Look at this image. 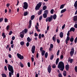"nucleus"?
I'll use <instances>...</instances> for the list:
<instances>
[{"mask_svg":"<svg viewBox=\"0 0 77 77\" xmlns=\"http://www.w3.org/2000/svg\"><path fill=\"white\" fill-rule=\"evenodd\" d=\"M58 68H59L60 70H61L63 71L65 68V66H64V63L62 61H60L58 63Z\"/></svg>","mask_w":77,"mask_h":77,"instance_id":"1","label":"nucleus"},{"mask_svg":"<svg viewBox=\"0 0 77 77\" xmlns=\"http://www.w3.org/2000/svg\"><path fill=\"white\" fill-rule=\"evenodd\" d=\"M42 3V2H40L37 4L35 8V9L36 11H37V10H39V9L41 7Z\"/></svg>","mask_w":77,"mask_h":77,"instance_id":"2","label":"nucleus"},{"mask_svg":"<svg viewBox=\"0 0 77 77\" xmlns=\"http://www.w3.org/2000/svg\"><path fill=\"white\" fill-rule=\"evenodd\" d=\"M51 20H53V15L51 16L50 17H48L46 19V21L48 22H50Z\"/></svg>","mask_w":77,"mask_h":77,"instance_id":"3","label":"nucleus"},{"mask_svg":"<svg viewBox=\"0 0 77 77\" xmlns=\"http://www.w3.org/2000/svg\"><path fill=\"white\" fill-rule=\"evenodd\" d=\"M8 69L9 71H12V72H13L14 71V69H13V67L10 64H8Z\"/></svg>","mask_w":77,"mask_h":77,"instance_id":"4","label":"nucleus"},{"mask_svg":"<svg viewBox=\"0 0 77 77\" xmlns=\"http://www.w3.org/2000/svg\"><path fill=\"white\" fill-rule=\"evenodd\" d=\"M24 6L23 8L25 9H27L28 8V4L26 2H24L23 3Z\"/></svg>","mask_w":77,"mask_h":77,"instance_id":"5","label":"nucleus"},{"mask_svg":"<svg viewBox=\"0 0 77 77\" xmlns=\"http://www.w3.org/2000/svg\"><path fill=\"white\" fill-rule=\"evenodd\" d=\"M17 57L20 59V60H22V59H24V57L23 56L21 55L19 53L17 54Z\"/></svg>","mask_w":77,"mask_h":77,"instance_id":"6","label":"nucleus"},{"mask_svg":"<svg viewBox=\"0 0 77 77\" xmlns=\"http://www.w3.org/2000/svg\"><path fill=\"white\" fill-rule=\"evenodd\" d=\"M74 53V48H73L71 49V51L70 52V56H72Z\"/></svg>","mask_w":77,"mask_h":77,"instance_id":"7","label":"nucleus"},{"mask_svg":"<svg viewBox=\"0 0 77 77\" xmlns=\"http://www.w3.org/2000/svg\"><path fill=\"white\" fill-rule=\"evenodd\" d=\"M20 34L21 38H24V30H23L21 32Z\"/></svg>","mask_w":77,"mask_h":77,"instance_id":"8","label":"nucleus"},{"mask_svg":"<svg viewBox=\"0 0 77 77\" xmlns=\"http://www.w3.org/2000/svg\"><path fill=\"white\" fill-rule=\"evenodd\" d=\"M31 51L33 54L35 53V46H32L31 49Z\"/></svg>","mask_w":77,"mask_h":77,"instance_id":"9","label":"nucleus"},{"mask_svg":"<svg viewBox=\"0 0 77 77\" xmlns=\"http://www.w3.org/2000/svg\"><path fill=\"white\" fill-rule=\"evenodd\" d=\"M48 71L49 73H50L51 71V65H49L48 67Z\"/></svg>","mask_w":77,"mask_h":77,"instance_id":"10","label":"nucleus"},{"mask_svg":"<svg viewBox=\"0 0 77 77\" xmlns=\"http://www.w3.org/2000/svg\"><path fill=\"white\" fill-rule=\"evenodd\" d=\"M32 26V20H30L29 21V24L28 26V29H30L31 27Z\"/></svg>","mask_w":77,"mask_h":77,"instance_id":"11","label":"nucleus"},{"mask_svg":"<svg viewBox=\"0 0 77 77\" xmlns=\"http://www.w3.org/2000/svg\"><path fill=\"white\" fill-rule=\"evenodd\" d=\"M42 9H41L38 12L37 14H38L39 15H41L42 14Z\"/></svg>","mask_w":77,"mask_h":77,"instance_id":"12","label":"nucleus"},{"mask_svg":"<svg viewBox=\"0 0 77 77\" xmlns=\"http://www.w3.org/2000/svg\"><path fill=\"white\" fill-rule=\"evenodd\" d=\"M65 67L66 71H68V70H69V65H66Z\"/></svg>","mask_w":77,"mask_h":77,"instance_id":"13","label":"nucleus"},{"mask_svg":"<svg viewBox=\"0 0 77 77\" xmlns=\"http://www.w3.org/2000/svg\"><path fill=\"white\" fill-rule=\"evenodd\" d=\"M70 32H74L75 31V28L74 27H72L70 28L69 31Z\"/></svg>","mask_w":77,"mask_h":77,"instance_id":"14","label":"nucleus"},{"mask_svg":"<svg viewBox=\"0 0 77 77\" xmlns=\"http://www.w3.org/2000/svg\"><path fill=\"white\" fill-rule=\"evenodd\" d=\"M60 38H61L63 37V32H61L60 34Z\"/></svg>","mask_w":77,"mask_h":77,"instance_id":"15","label":"nucleus"},{"mask_svg":"<svg viewBox=\"0 0 77 77\" xmlns=\"http://www.w3.org/2000/svg\"><path fill=\"white\" fill-rule=\"evenodd\" d=\"M74 21H77V16H74L73 18Z\"/></svg>","mask_w":77,"mask_h":77,"instance_id":"16","label":"nucleus"},{"mask_svg":"<svg viewBox=\"0 0 77 77\" xmlns=\"http://www.w3.org/2000/svg\"><path fill=\"white\" fill-rule=\"evenodd\" d=\"M45 51L42 50V51L41 54L42 55V56H44V54H45Z\"/></svg>","mask_w":77,"mask_h":77,"instance_id":"17","label":"nucleus"},{"mask_svg":"<svg viewBox=\"0 0 77 77\" xmlns=\"http://www.w3.org/2000/svg\"><path fill=\"white\" fill-rule=\"evenodd\" d=\"M27 40L28 42H31L32 41V38H30V37H28L27 38Z\"/></svg>","mask_w":77,"mask_h":77,"instance_id":"18","label":"nucleus"},{"mask_svg":"<svg viewBox=\"0 0 77 77\" xmlns=\"http://www.w3.org/2000/svg\"><path fill=\"white\" fill-rule=\"evenodd\" d=\"M66 11V8L62 10L61 11V14H63V12H65V11Z\"/></svg>","mask_w":77,"mask_h":77,"instance_id":"19","label":"nucleus"},{"mask_svg":"<svg viewBox=\"0 0 77 77\" xmlns=\"http://www.w3.org/2000/svg\"><path fill=\"white\" fill-rule=\"evenodd\" d=\"M43 17L44 18H46L47 17V14L44 13L43 14Z\"/></svg>","mask_w":77,"mask_h":77,"instance_id":"20","label":"nucleus"},{"mask_svg":"<svg viewBox=\"0 0 77 77\" xmlns=\"http://www.w3.org/2000/svg\"><path fill=\"white\" fill-rule=\"evenodd\" d=\"M44 14H46V15H48V11L47 10H45V11H44Z\"/></svg>","mask_w":77,"mask_h":77,"instance_id":"21","label":"nucleus"},{"mask_svg":"<svg viewBox=\"0 0 77 77\" xmlns=\"http://www.w3.org/2000/svg\"><path fill=\"white\" fill-rule=\"evenodd\" d=\"M59 58H57L56 61V64L57 65V64H58V63L59 62Z\"/></svg>","mask_w":77,"mask_h":77,"instance_id":"22","label":"nucleus"},{"mask_svg":"<svg viewBox=\"0 0 77 77\" xmlns=\"http://www.w3.org/2000/svg\"><path fill=\"white\" fill-rule=\"evenodd\" d=\"M51 66L52 68H53L54 69V68H56V64H54L51 65Z\"/></svg>","mask_w":77,"mask_h":77,"instance_id":"23","label":"nucleus"},{"mask_svg":"<svg viewBox=\"0 0 77 77\" xmlns=\"http://www.w3.org/2000/svg\"><path fill=\"white\" fill-rule=\"evenodd\" d=\"M63 75L64 77H66V71H64L63 73Z\"/></svg>","mask_w":77,"mask_h":77,"instance_id":"24","label":"nucleus"},{"mask_svg":"<svg viewBox=\"0 0 77 77\" xmlns=\"http://www.w3.org/2000/svg\"><path fill=\"white\" fill-rule=\"evenodd\" d=\"M2 36H3V39H4V38H6V35H5V33L4 32H3L2 33Z\"/></svg>","mask_w":77,"mask_h":77,"instance_id":"25","label":"nucleus"},{"mask_svg":"<svg viewBox=\"0 0 77 77\" xmlns=\"http://www.w3.org/2000/svg\"><path fill=\"white\" fill-rule=\"evenodd\" d=\"M56 18H57V15H56V14H54L53 15V18L54 20H56Z\"/></svg>","mask_w":77,"mask_h":77,"instance_id":"26","label":"nucleus"},{"mask_svg":"<svg viewBox=\"0 0 77 77\" xmlns=\"http://www.w3.org/2000/svg\"><path fill=\"white\" fill-rule=\"evenodd\" d=\"M68 62H70V63H72V62H73V59H71L68 60Z\"/></svg>","mask_w":77,"mask_h":77,"instance_id":"27","label":"nucleus"},{"mask_svg":"<svg viewBox=\"0 0 77 77\" xmlns=\"http://www.w3.org/2000/svg\"><path fill=\"white\" fill-rule=\"evenodd\" d=\"M28 14V12L27 11L25 12H24V16H26Z\"/></svg>","mask_w":77,"mask_h":77,"instance_id":"28","label":"nucleus"},{"mask_svg":"<svg viewBox=\"0 0 77 77\" xmlns=\"http://www.w3.org/2000/svg\"><path fill=\"white\" fill-rule=\"evenodd\" d=\"M35 18V15H32L31 17V20H33Z\"/></svg>","mask_w":77,"mask_h":77,"instance_id":"29","label":"nucleus"},{"mask_svg":"<svg viewBox=\"0 0 77 77\" xmlns=\"http://www.w3.org/2000/svg\"><path fill=\"white\" fill-rule=\"evenodd\" d=\"M74 38H73V37H72V38L71 37L70 39V42H73L74 41Z\"/></svg>","mask_w":77,"mask_h":77,"instance_id":"30","label":"nucleus"},{"mask_svg":"<svg viewBox=\"0 0 77 77\" xmlns=\"http://www.w3.org/2000/svg\"><path fill=\"white\" fill-rule=\"evenodd\" d=\"M47 8V7L45 5H44L43 6L42 8L43 10V11H45V9H46V8Z\"/></svg>","mask_w":77,"mask_h":77,"instance_id":"31","label":"nucleus"},{"mask_svg":"<svg viewBox=\"0 0 77 77\" xmlns=\"http://www.w3.org/2000/svg\"><path fill=\"white\" fill-rule=\"evenodd\" d=\"M74 7H77V1H76L75 2L74 4Z\"/></svg>","mask_w":77,"mask_h":77,"instance_id":"32","label":"nucleus"},{"mask_svg":"<svg viewBox=\"0 0 77 77\" xmlns=\"http://www.w3.org/2000/svg\"><path fill=\"white\" fill-rule=\"evenodd\" d=\"M28 31V29H25L24 31V32L25 33H26Z\"/></svg>","mask_w":77,"mask_h":77,"instance_id":"33","label":"nucleus"},{"mask_svg":"<svg viewBox=\"0 0 77 77\" xmlns=\"http://www.w3.org/2000/svg\"><path fill=\"white\" fill-rule=\"evenodd\" d=\"M63 8H64V5L63 4L62 5H61L60 6V9H63Z\"/></svg>","mask_w":77,"mask_h":77,"instance_id":"34","label":"nucleus"},{"mask_svg":"<svg viewBox=\"0 0 77 77\" xmlns=\"http://www.w3.org/2000/svg\"><path fill=\"white\" fill-rule=\"evenodd\" d=\"M45 58H47V57L48 56V53L46 52L45 54Z\"/></svg>","mask_w":77,"mask_h":77,"instance_id":"35","label":"nucleus"},{"mask_svg":"<svg viewBox=\"0 0 77 77\" xmlns=\"http://www.w3.org/2000/svg\"><path fill=\"white\" fill-rule=\"evenodd\" d=\"M20 65L21 67L22 68H23V67H24V65H23V64L22 63H21V62H20Z\"/></svg>","mask_w":77,"mask_h":77,"instance_id":"36","label":"nucleus"},{"mask_svg":"<svg viewBox=\"0 0 77 77\" xmlns=\"http://www.w3.org/2000/svg\"><path fill=\"white\" fill-rule=\"evenodd\" d=\"M54 57V55H52L51 56V57H50V59L51 60H53V59Z\"/></svg>","mask_w":77,"mask_h":77,"instance_id":"37","label":"nucleus"},{"mask_svg":"<svg viewBox=\"0 0 77 77\" xmlns=\"http://www.w3.org/2000/svg\"><path fill=\"white\" fill-rule=\"evenodd\" d=\"M20 44L21 45H24V42H20Z\"/></svg>","mask_w":77,"mask_h":77,"instance_id":"38","label":"nucleus"},{"mask_svg":"<svg viewBox=\"0 0 77 77\" xmlns=\"http://www.w3.org/2000/svg\"><path fill=\"white\" fill-rule=\"evenodd\" d=\"M69 39H70V38L69 37L67 36L66 40L67 41H69Z\"/></svg>","mask_w":77,"mask_h":77,"instance_id":"39","label":"nucleus"},{"mask_svg":"<svg viewBox=\"0 0 77 77\" xmlns=\"http://www.w3.org/2000/svg\"><path fill=\"white\" fill-rule=\"evenodd\" d=\"M1 75H2V77H6V75L5 74H1Z\"/></svg>","mask_w":77,"mask_h":77,"instance_id":"40","label":"nucleus"},{"mask_svg":"<svg viewBox=\"0 0 77 77\" xmlns=\"http://www.w3.org/2000/svg\"><path fill=\"white\" fill-rule=\"evenodd\" d=\"M51 13V14H53V13L54 12V9H52L51 10V11H50Z\"/></svg>","mask_w":77,"mask_h":77,"instance_id":"41","label":"nucleus"},{"mask_svg":"<svg viewBox=\"0 0 77 77\" xmlns=\"http://www.w3.org/2000/svg\"><path fill=\"white\" fill-rule=\"evenodd\" d=\"M59 53H60V50H58L57 52V56H59Z\"/></svg>","mask_w":77,"mask_h":77,"instance_id":"42","label":"nucleus"},{"mask_svg":"<svg viewBox=\"0 0 77 77\" xmlns=\"http://www.w3.org/2000/svg\"><path fill=\"white\" fill-rule=\"evenodd\" d=\"M12 33H13L12 31H11L9 32L8 35H11Z\"/></svg>","mask_w":77,"mask_h":77,"instance_id":"43","label":"nucleus"},{"mask_svg":"<svg viewBox=\"0 0 77 77\" xmlns=\"http://www.w3.org/2000/svg\"><path fill=\"white\" fill-rule=\"evenodd\" d=\"M70 31H68L67 33V36H69V35H70V33H69Z\"/></svg>","mask_w":77,"mask_h":77,"instance_id":"44","label":"nucleus"},{"mask_svg":"<svg viewBox=\"0 0 77 77\" xmlns=\"http://www.w3.org/2000/svg\"><path fill=\"white\" fill-rule=\"evenodd\" d=\"M77 37H76L74 41L75 43H77Z\"/></svg>","mask_w":77,"mask_h":77,"instance_id":"45","label":"nucleus"},{"mask_svg":"<svg viewBox=\"0 0 77 77\" xmlns=\"http://www.w3.org/2000/svg\"><path fill=\"white\" fill-rule=\"evenodd\" d=\"M9 25H8L6 28V29L7 30H9Z\"/></svg>","mask_w":77,"mask_h":77,"instance_id":"46","label":"nucleus"},{"mask_svg":"<svg viewBox=\"0 0 77 77\" xmlns=\"http://www.w3.org/2000/svg\"><path fill=\"white\" fill-rule=\"evenodd\" d=\"M50 48H53V44H50Z\"/></svg>","mask_w":77,"mask_h":77,"instance_id":"47","label":"nucleus"},{"mask_svg":"<svg viewBox=\"0 0 77 77\" xmlns=\"http://www.w3.org/2000/svg\"><path fill=\"white\" fill-rule=\"evenodd\" d=\"M42 19V16H41L39 17V21H41V20Z\"/></svg>","mask_w":77,"mask_h":77,"instance_id":"48","label":"nucleus"},{"mask_svg":"<svg viewBox=\"0 0 77 77\" xmlns=\"http://www.w3.org/2000/svg\"><path fill=\"white\" fill-rule=\"evenodd\" d=\"M75 72H77V66H76L75 67Z\"/></svg>","mask_w":77,"mask_h":77,"instance_id":"49","label":"nucleus"},{"mask_svg":"<svg viewBox=\"0 0 77 77\" xmlns=\"http://www.w3.org/2000/svg\"><path fill=\"white\" fill-rule=\"evenodd\" d=\"M58 76L59 77H62V74L61 73H59L58 74Z\"/></svg>","mask_w":77,"mask_h":77,"instance_id":"50","label":"nucleus"},{"mask_svg":"<svg viewBox=\"0 0 77 77\" xmlns=\"http://www.w3.org/2000/svg\"><path fill=\"white\" fill-rule=\"evenodd\" d=\"M60 59H63V55H60Z\"/></svg>","mask_w":77,"mask_h":77,"instance_id":"51","label":"nucleus"},{"mask_svg":"<svg viewBox=\"0 0 77 77\" xmlns=\"http://www.w3.org/2000/svg\"><path fill=\"white\" fill-rule=\"evenodd\" d=\"M38 38L41 39V34L40 33L38 35Z\"/></svg>","mask_w":77,"mask_h":77,"instance_id":"52","label":"nucleus"},{"mask_svg":"<svg viewBox=\"0 0 77 77\" xmlns=\"http://www.w3.org/2000/svg\"><path fill=\"white\" fill-rule=\"evenodd\" d=\"M34 36L35 37L38 36V34H37V33L35 32V33Z\"/></svg>","mask_w":77,"mask_h":77,"instance_id":"53","label":"nucleus"},{"mask_svg":"<svg viewBox=\"0 0 77 77\" xmlns=\"http://www.w3.org/2000/svg\"><path fill=\"white\" fill-rule=\"evenodd\" d=\"M52 40L53 41H55L56 39L55 38V37H52Z\"/></svg>","mask_w":77,"mask_h":77,"instance_id":"54","label":"nucleus"},{"mask_svg":"<svg viewBox=\"0 0 77 77\" xmlns=\"http://www.w3.org/2000/svg\"><path fill=\"white\" fill-rule=\"evenodd\" d=\"M57 41L58 44H59L60 43V40L59 39H57Z\"/></svg>","mask_w":77,"mask_h":77,"instance_id":"55","label":"nucleus"},{"mask_svg":"<svg viewBox=\"0 0 77 77\" xmlns=\"http://www.w3.org/2000/svg\"><path fill=\"white\" fill-rule=\"evenodd\" d=\"M4 20L5 23H7L8 22V19L5 18Z\"/></svg>","mask_w":77,"mask_h":77,"instance_id":"56","label":"nucleus"},{"mask_svg":"<svg viewBox=\"0 0 77 77\" xmlns=\"http://www.w3.org/2000/svg\"><path fill=\"white\" fill-rule=\"evenodd\" d=\"M3 18H0V23H1V22H2L3 21Z\"/></svg>","mask_w":77,"mask_h":77,"instance_id":"57","label":"nucleus"},{"mask_svg":"<svg viewBox=\"0 0 77 77\" xmlns=\"http://www.w3.org/2000/svg\"><path fill=\"white\" fill-rule=\"evenodd\" d=\"M11 76H12V73H11V72H9V77H11Z\"/></svg>","mask_w":77,"mask_h":77,"instance_id":"58","label":"nucleus"},{"mask_svg":"<svg viewBox=\"0 0 77 77\" xmlns=\"http://www.w3.org/2000/svg\"><path fill=\"white\" fill-rule=\"evenodd\" d=\"M4 69L5 70V71H7V67H6V66H4Z\"/></svg>","mask_w":77,"mask_h":77,"instance_id":"59","label":"nucleus"},{"mask_svg":"<svg viewBox=\"0 0 77 77\" xmlns=\"http://www.w3.org/2000/svg\"><path fill=\"white\" fill-rule=\"evenodd\" d=\"M27 65L28 67H30V63L29 62L28 63Z\"/></svg>","mask_w":77,"mask_h":77,"instance_id":"60","label":"nucleus"},{"mask_svg":"<svg viewBox=\"0 0 77 77\" xmlns=\"http://www.w3.org/2000/svg\"><path fill=\"white\" fill-rule=\"evenodd\" d=\"M74 27L76 29H77V24H76L74 25Z\"/></svg>","mask_w":77,"mask_h":77,"instance_id":"61","label":"nucleus"},{"mask_svg":"<svg viewBox=\"0 0 77 77\" xmlns=\"http://www.w3.org/2000/svg\"><path fill=\"white\" fill-rule=\"evenodd\" d=\"M65 24H64L62 26V29H64V28H65Z\"/></svg>","mask_w":77,"mask_h":77,"instance_id":"62","label":"nucleus"},{"mask_svg":"<svg viewBox=\"0 0 77 77\" xmlns=\"http://www.w3.org/2000/svg\"><path fill=\"white\" fill-rule=\"evenodd\" d=\"M26 45L27 47H29V42H27L26 44Z\"/></svg>","mask_w":77,"mask_h":77,"instance_id":"63","label":"nucleus"},{"mask_svg":"<svg viewBox=\"0 0 77 77\" xmlns=\"http://www.w3.org/2000/svg\"><path fill=\"white\" fill-rule=\"evenodd\" d=\"M15 36H13L12 37V38H11V39H12V40H14V39H15Z\"/></svg>","mask_w":77,"mask_h":77,"instance_id":"64","label":"nucleus"}]
</instances>
